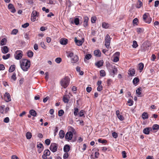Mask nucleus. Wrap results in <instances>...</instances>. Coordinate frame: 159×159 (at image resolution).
Wrapping results in <instances>:
<instances>
[{
	"instance_id": "nucleus-1",
	"label": "nucleus",
	"mask_w": 159,
	"mask_h": 159,
	"mask_svg": "<svg viewBox=\"0 0 159 159\" xmlns=\"http://www.w3.org/2000/svg\"><path fill=\"white\" fill-rule=\"evenodd\" d=\"M30 65V61L29 60L26 59L22 60L20 66L24 71H27Z\"/></svg>"
},
{
	"instance_id": "nucleus-2",
	"label": "nucleus",
	"mask_w": 159,
	"mask_h": 159,
	"mask_svg": "<svg viewBox=\"0 0 159 159\" xmlns=\"http://www.w3.org/2000/svg\"><path fill=\"white\" fill-rule=\"evenodd\" d=\"M70 82V78L68 76H66L61 79L60 83L61 86L64 88H66L69 85Z\"/></svg>"
},
{
	"instance_id": "nucleus-3",
	"label": "nucleus",
	"mask_w": 159,
	"mask_h": 159,
	"mask_svg": "<svg viewBox=\"0 0 159 159\" xmlns=\"http://www.w3.org/2000/svg\"><path fill=\"white\" fill-rule=\"evenodd\" d=\"M111 38L108 34H107L105 37V45L106 47L108 48L110 44Z\"/></svg>"
},
{
	"instance_id": "nucleus-4",
	"label": "nucleus",
	"mask_w": 159,
	"mask_h": 159,
	"mask_svg": "<svg viewBox=\"0 0 159 159\" xmlns=\"http://www.w3.org/2000/svg\"><path fill=\"white\" fill-rule=\"evenodd\" d=\"M22 52L21 50H18L16 51L14 56L16 59L17 60L20 59L22 57Z\"/></svg>"
},
{
	"instance_id": "nucleus-5",
	"label": "nucleus",
	"mask_w": 159,
	"mask_h": 159,
	"mask_svg": "<svg viewBox=\"0 0 159 159\" xmlns=\"http://www.w3.org/2000/svg\"><path fill=\"white\" fill-rule=\"evenodd\" d=\"M58 148V144L56 143H52L50 147V149L53 152H56Z\"/></svg>"
},
{
	"instance_id": "nucleus-6",
	"label": "nucleus",
	"mask_w": 159,
	"mask_h": 159,
	"mask_svg": "<svg viewBox=\"0 0 159 159\" xmlns=\"http://www.w3.org/2000/svg\"><path fill=\"white\" fill-rule=\"evenodd\" d=\"M73 135V133L71 132H68L65 135V138L66 140H71L72 138Z\"/></svg>"
},
{
	"instance_id": "nucleus-7",
	"label": "nucleus",
	"mask_w": 159,
	"mask_h": 159,
	"mask_svg": "<svg viewBox=\"0 0 159 159\" xmlns=\"http://www.w3.org/2000/svg\"><path fill=\"white\" fill-rule=\"evenodd\" d=\"M50 154V152L49 150H46L43 152V154L42 156V158L43 159H47V156H49Z\"/></svg>"
},
{
	"instance_id": "nucleus-8",
	"label": "nucleus",
	"mask_w": 159,
	"mask_h": 159,
	"mask_svg": "<svg viewBox=\"0 0 159 159\" xmlns=\"http://www.w3.org/2000/svg\"><path fill=\"white\" fill-rule=\"evenodd\" d=\"M75 42L77 45L78 46H80L82 45L84 42V39L83 38L81 40H78L76 37H75Z\"/></svg>"
},
{
	"instance_id": "nucleus-9",
	"label": "nucleus",
	"mask_w": 159,
	"mask_h": 159,
	"mask_svg": "<svg viewBox=\"0 0 159 159\" xmlns=\"http://www.w3.org/2000/svg\"><path fill=\"white\" fill-rule=\"evenodd\" d=\"M4 99L7 102L11 101V97L9 93H6L4 95Z\"/></svg>"
},
{
	"instance_id": "nucleus-10",
	"label": "nucleus",
	"mask_w": 159,
	"mask_h": 159,
	"mask_svg": "<svg viewBox=\"0 0 159 159\" xmlns=\"http://www.w3.org/2000/svg\"><path fill=\"white\" fill-rule=\"evenodd\" d=\"M128 73L129 75L134 76L135 74V70L134 69L131 68L129 70Z\"/></svg>"
},
{
	"instance_id": "nucleus-11",
	"label": "nucleus",
	"mask_w": 159,
	"mask_h": 159,
	"mask_svg": "<svg viewBox=\"0 0 159 159\" xmlns=\"http://www.w3.org/2000/svg\"><path fill=\"white\" fill-rule=\"evenodd\" d=\"M152 129L151 127H147L144 128L143 130V133L146 134H148L150 132L152 131Z\"/></svg>"
},
{
	"instance_id": "nucleus-12",
	"label": "nucleus",
	"mask_w": 159,
	"mask_h": 159,
	"mask_svg": "<svg viewBox=\"0 0 159 159\" xmlns=\"http://www.w3.org/2000/svg\"><path fill=\"white\" fill-rule=\"evenodd\" d=\"M1 50L2 52L4 53L5 54L7 53L9 51V48L7 46H4L1 48Z\"/></svg>"
},
{
	"instance_id": "nucleus-13",
	"label": "nucleus",
	"mask_w": 159,
	"mask_h": 159,
	"mask_svg": "<svg viewBox=\"0 0 159 159\" xmlns=\"http://www.w3.org/2000/svg\"><path fill=\"white\" fill-rule=\"evenodd\" d=\"M9 9H11V11L12 12L14 13L16 12V10L13 5L11 4H9L8 5Z\"/></svg>"
},
{
	"instance_id": "nucleus-14",
	"label": "nucleus",
	"mask_w": 159,
	"mask_h": 159,
	"mask_svg": "<svg viewBox=\"0 0 159 159\" xmlns=\"http://www.w3.org/2000/svg\"><path fill=\"white\" fill-rule=\"evenodd\" d=\"M69 96L67 95H65L63 98V101L64 103H68L69 101Z\"/></svg>"
},
{
	"instance_id": "nucleus-15",
	"label": "nucleus",
	"mask_w": 159,
	"mask_h": 159,
	"mask_svg": "<svg viewBox=\"0 0 159 159\" xmlns=\"http://www.w3.org/2000/svg\"><path fill=\"white\" fill-rule=\"evenodd\" d=\"M83 25L85 27L88 25V22L89 20V18L87 16H85L84 18Z\"/></svg>"
},
{
	"instance_id": "nucleus-16",
	"label": "nucleus",
	"mask_w": 159,
	"mask_h": 159,
	"mask_svg": "<svg viewBox=\"0 0 159 159\" xmlns=\"http://www.w3.org/2000/svg\"><path fill=\"white\" fill-rule=\"evenodd\" d=\"M70 148L69 145L66 144L64 147V151L65 152H68L70 150Z\"/></svg>"
},
{
	"instance_id": "nucleus-17",
	"label": "nucleus",
	"mask_w": 159,
	"mask_h": 159,
	"mask_svg": "<svg viewBox=\"0 0 159 159\" xmlns=\"http://www.w3.org/2000/svg\"><path fill=\"white\" fill-rule=\"evenodd\" d=\"M94 54L96 57H100L101 55V53L99 50H97L94 51Z\"/></svg>"
},
{
	"instance_id": "nucleus-18",
	"label": "nucleus",
	"mask_w": 159,
	"mask_h": 159,
	"mask_svg": "<svg viewBox=\"0 0 159 159\" xmlns=\"http://www.w3.org/2000/svg\"><path fill=\"white\" fill-rule=\"evenodd\" d=\"M68 40L67 39H61L60 41V43L63 45H66L67 43Z\"/></svg>"
},
{
	"instance_id": "nucleus-19",
	"label": "nucleus",
	"mask_w": 159,
	"mask_h": 159,
	"mask_svg": "<svg viewBox=\"0 0 159 159\" xmlns=\"http://www.w3.org/2000/svg\"><path fill=\"white\" fill-rule=\"evenodd\" d=\"M78 57L77 55L74 56L72 58V62L73 63H75L78 61Z\"/></svg>"
},
{
	"instance_id": "nucleus-20",
	"label": "nucleus",
	"mask_w": 159,
	"mask_h": 159,
	"mask_svg": "<svg viewBox=\"0 0 159 159\" xmlns=\"http://www.w3.org/2000/svg\"><path fill=\"white\" fill-rule=\"evenodd\" d=\"M138 67L139 69L140 70V72H141L144 67L143 64L142 63H139L138 64Z\"/></svg>"
},
{
	"instance_id": "nucleus-21",
	"label": "nucleus",
	"mask_w": 159,
	"mask_h": 159,
	"mask_svg": "<svg viewBox=\"0 0 159 159\" xmlns=\"http://www.w3.org/2000/svg\"><path fill=\"white\" fill-rule=\"evenodd\" d=\"M59 138L61 139H63L65 136V133L63 130H61L60 131L59 134Z\"/></svg>"
},
{
	"instance_id": "nucleus-22",
	"label": "nucleus",
	"mask_w": 159,
	"mask_h": 159,
	"mask_svg": "<svg viewBox=\"0 0 159 159\" xmlns=\"http://www.w3.org/2000/svg\"><path fill=\"white\" fill-rule=\"evenodd\" d=\"M103 60H100L98 61L97 63H95V65L98 67H100L103 65Z\"/></svg>"
},
{
	"instance_id": "nucleus-23",
	"label": "nucleus",
	"mask_w": 159,
	"mask_h": 159,
	"mask_svg": "<svg viewBox=\"0 0 159 159\" xmlns=\"http://www.w3.org/2000/svg\"><path fill=\"white\" fill-rule=\"evenodd\" d=\"M141 88H139L136 90V93L138 95V96L139 97H141V96H140L141 94Z\"/></svg>"
},
{
	"instance_id": "nucleus-24",
	"label": "nucleus",
	"mask_w": 159,
	"mask_h": 159,
	"mask_svg": "<svg viewBox=\"0 0 159 159\" xmlns=\"http://www.w3.org/2000/svg\"><path fill=\"white\" fill-rule=\"evenodd\" d=\"M92 57V55L90 54H86L85 55V57L84 59V61L85 62L87 60H89Z\"/></svg>"
},
{
	"instance_id": "nucleus-25",
	"label": "nucleus",
	"mask_w": 159,
	"mask_h": 159,
	"mask_svg": "<svg viewBox=\"0 0 159 159\" xmlns=\"http://www.w3.org/2000/svg\"><path fill=\"white\" fill-rule=\"evenodd\" d=\"M28 56L30 58H32L33 56V52L30 50L28 51L27 52Z\"/></svg>"
},
{
	"instance_id": "nucleus-26",
	"label": "nucleus",
	"mask_w": 159,
	"mask_h": 159,
	"mask_svg": "<svg viewBox=\"0 0 159 159\" xmlns=\"http://www.w3.org/2000/svg\"><path fill=\"white\" fill-rule=\"evenodd\" d=\"M7 40L5 38H3L2 39L0 43V45L3 46L6 45Z\"/></svg>"
},
{
	"instance_id": "nucleus-27",
	"label": "nucleus",
	"mask_w": 159,
	"mask_h": 159,
	"mask_svg": "<svg viewBox=\"0 0 159 159\" xmlns=\"http://www.w3.org/2000/svg\"><path fill=\"white\" fill-rule=\"evenodd\" d=\"M30 114L33 116H36L37 113L34 110H31L30 111Z\"/></svg>"
},
{
	"instance_id": "nucleus-28",
	"label": "nucleus",
	"mask_w": 159,
	"mask_h": 159,
	"mask_svg": "<svg viewBox=\"0 0 159 159\" xmlns=\"http://www.w3.org/2000/svg\"><path fill=\"white\" fill-rule=\"evenodd\" d=\"M142 118L143 120L148 119V114L146 112H144L142 115Z\"/></svg>"
},
{
	"instance_id": "nucleus-29",
	"label": "nucleus",
	"mask_w": 159,
	"mask_h": 159,
	"mask_svg": "<svg viewBox=\"0 0 159 159\" xmlns=\"http://www.w3.org/2000/svg\"><path fill=\"white\" fill-rule=\"evenodd\" d=\"M15 69V66L14 65H12L10 67L9 71L10 72H13Z\"/></svg>"
},
{
	"instance_id": "nucleus-30",
	"label": "nucleus",
	"mask_w": 159,
	"mask_h": 159,
	"mask_svg": "<svg viewBox=\"0 0 159 159\" xmlns=\"http://www.w3.org/2000/svg\"><path fill=\"white\" fill-rule=\"evenodd\" d=\"M139 81V79L137 77H135L133 80V82L134 85L137 84Z\"/></svg>"
},
{
	"instance_id": "nucleus-31",
	"label": "nucleus",
	"mask_w": 159,
	"mask_h": 159,
	"mask_svg": "<svg viewBox=\"0 0 159 159\" xmlns=\"http://www.w3.org/2000/svg\"><path fill=\"white\" fill-rule=\"evenodd\" d=\"M102 27L103 28L107 29L109 27V24L105 22H103L102 23Z\"/></svg>"
},
{
	"instance_id": "nucleus-32",
	"label": "nucleus",
	"mask_w": 159,
	"mask_h": 159,
	"mask_svg": "<svg viewBox=\"0 0 159 159\" xmlns=\"http://www.w3.org/2000/svg\"><path fill=\"white\" fill-rule=\"evenodd\" d=\"M142 2L140 1L139 0L137 2L136 7L137 8H139L142 6Z\"/></svg>"
},
{
	"instance_id": "nucleus-33",
	"label": "nucleus",
	"mask_w": 159,
	"mask_h": 159,
	"mask_svg": "<svg viewBox=\"0 0 159 159\" xmlns=\"http://www.w3.org/2000/svg\"><path fill=\"white\" fill-rule=\"evenodd\" d=\"M152 129L154 130H157L159 129V125L157 124H154L153 125Z\"/></svg>"
},
{
	"instance_id": "nucleus-34",
	"label": "nucleus",
	"mask_w": 159,
	"mask_h": 159,
	"mask_svg": "<svg viewBox=\"0 0 159 159\" xmlns=\"http://www.w3.org/2000/svg\"><path fill=\"white\" fill-rule=\"evenodd\" d=\"M26 137L28 139H30L31 138L32 135L31 133L30 132H27L26 134Z\"/></svg>"
},
{
	"instance_id": "nucleus-35",
	"label": "nucleus",
	"mask_w": 159,
	"mask_h": 159,
	"mask_svg": "<svg viewBox=\"0 0 159 159\" xmlns=\"http://www.w3.org/2000/svg\"><path fill=\"white\" fill-rule=\"evenodd\" d=\"M31 15V16H38L39 15V13L36 11H34L32 12Z\"/></svg>"
},
{
	"instance_id": "nucleus-36",
	"label": "nucleus",
	"mask_w": 159,
	"mask_h": 159,
	"mask_svg": "<svg viewBox=\"0 0 159 159\" xmlns=\"http://www.w3.org/2000/svg\"><path fill=\"white\" fill-rule=\"evenodd\" d=\"M64 111L62 110H60L58 111V115L59 116H61L64 114Z\"/></svg>"
},
{
	"instance_id": "nucleus-37",
	"label": "nucleus",
	"mask_w": 159,
	"mask_h": 159,
	"mask_svg": "<svg viewBox=\"0 0 159 159\" xmlns=\"http://www.w3.org/2000/svg\"><path fill=\"white\" fill-rule=\"evenodd\" d=\"M84 111L83 110H81L79 113V116L80 117L83 116L84 117H85V116L84 114Z\"/></svg>"
},
{
	"instance_id": "nucleus-38",
	"label": "nucleus",
	"mask_w": 159,
	"mask_h": 159,
	"mask_svg": "<svg viewBox=\"0 0 159 159\" xmlns=\"http://www.w3.org/2000/svg\"><path fill=\"white\" fill-rule=\"evenodd\" d=\"M100 76L102 77H104L106 75V73L104 70H101L100 71Z\"/></svg>"
},
{
	"instance_id": "nucleus-39",
	"label": "nucleus",
	"mask_w": 159,
	"mask_h": 159,
	"mask_svg": "<svg viewBox=\"0 0 159 159\" xmlns=\"http://www.w3.org/2000/svg\"><path fill=\"white\" fill-rule=\"evenodd\" d=\"M10 57V54H8L6 55H4L2 56V58L4 60H6L9 58Z\"/></svg>"
},
{
	"instance_id": "nucleus-40",
	"label": "nucleus",
	"mask_w": 159,
	"mask_h": 159,
	"mask_svg": "<svg viewBox=\"0 0 159 159\" xmlns=\"http://www.w3.org/2000/svg\"><path fill=\"white\" fill-rule=\"evenodd\" d=\"M138 46V45L137 42L136 41H133V44L132 45V46L133 48H136Z\"/></svg>"
},
{
	"instance_id": "nucleus-41",
	"label": "nucleus",
	"mask_w": 159,
	"mask_h": 159,
	"mask_svg": "<svg viewBox=\"0 0 159 159\" xmlns=\"http://www.w3.org/2000/svg\"><path fill=\"white\" fill-rule=\"evenodd\" d=\"M55 61L57 63H60L61 61V59L60 57H57L55 59Z\"/></svg>"
},
{
	"instance_id": "nucleus-42",
	"label": "nucleus",
	"mask_w": 159,
	"mask_h": 159,
	"mask_svg": "<svg viewBox=\"0 0 159 159\" xmlns=\"http://www.w3.org/2000/svg\"><path fill=\"white\" fill-rule=\"evenodd\" d=\"M74 114L75 116H77L78 115V112L79 109L77 108H74Z\"/></svg>"
},
{
	"instance_id": "nucleus-43",
	"label": "nucleus",
	"mask_w": 159,
	"mask_h": 159,
	"mask_svg": "<svg viewBox=\"0 0 159 159\" xmlns=\"http://www.w3.org/2000/svg\"><path fill=\"white\" fill-rule=\"evenodd\" d=\"M98 142L100 143H102V144L103 143H106L107 142V140H102L101 139H98Z\"/></svg>"
},
{
	"instance_id": "nucleus-44",
	"label": "nucleus",
	"mask_w": 159,
	"mask_h": 159,
	"mask_svg": "<svg viewBox=\"0 0 159 159\" xmlns=\"http://www.w3.org/2000/svg\"><path fill=\"white\" fill-rule=\"evenodd\" d=\"M117 70L115 68H113L112 70V73H113V76L114 77L115 74H116L117 72Z\"/></svg>"
},
{
	"instance_id": "nucleus-45",
	"label": "nucleus",
	"mask_w": 159,
	"mask_h": 159,
	"mask_svg": "<svg viewBox=\"0 0 159 159\" xmlns=\"http://www.w3.org/2000/svg\"><path fill=\"white\" fill-rule=\"evenodd\" d=\"M40 45L41 46V47L43 48L44 49H46V47L44 44V43L43 42H42L40 43Z\"/></svg>"
},
{
	"instance_id": "nucleus-46",
	"label": "nucleus",
	"mask_w": 159,
	"mask_h": 159,
	"mask_svg": "<svg viewBox=\"0 0 159 159\" xmlns=\"http://www.w3.org/2000/svg\"><path fill=\"white\" fill-rule=\"evenodd\" d=\"M12 79L14 81H15L16 80V75L15 73H13L11 77Z\"/></svg>"
},
{
	"instance_id": "nucleus-47",
	"label": "nucleus",
	"mask_w": 159,
	"mask_h": 159,
	"mask_svg": "<svg viewBox=\"0 0 159 159\" xmlns=\"http://www.w3.org/2000/svg\"><path fill=\"white\" fill-rule=\"evenodd\" d=\"M74 22L75 24L76 25H77L79 23V20L78 18H75L74 20Z\"/></svg>"
},
{
	"instance_id": "nucleus-48",
	"label": "nucleus",
	"mask_w": 159,
	"mask_h": 159,
	"mask_svg": "<svg viewBox=\"0 0 159 159\" xmlns=\"http://www.w3.org/2000/svg\"><path fill=\"white\" fill-rule=\"evenodd\" d=\"M128 102L129 104V106H131L133 105V101L131 99H129Z\"/></svg>"
},
{
	"instance_id": "nucleus-49",
	"label": "nucleus",
	"mask_w": 159,
	"mask_h": 159,
	"mask_svg": "<svg viewBox=\"0 0 159 159\" xmlns=\"http://www.w3.org/2000/svg\"><path fill=\"white\" fill-rule=\"evenodd\" d=\"M37 147L38 148H43V146L42 144L39 143L37 145Z\"/></svg>"
},
{
	"instance_id": "nucleus-50",
	"label": "nucleus",
	"mask_w": 159,
	"mask_h": 159,
	"mask_svg": "<svg viewBox=\"0 0 159 159\" xmlns=\"http://www.w3.org/2000/svg\"><path fill=\"white\" fill-rule=\"evenodd\" d=\"M119 60V57L118 56H114V59L113 60V61L114 62H117Z\"/></svg>"
},
{
	"instance_id": "nucleus-51",
	"label": "nucleus",
	"mask_w": 159,
	"mask_h": 159,
	"mask_svg": "<svg viewBox=\"0 0 159 159\" xmlns=\"http://www.w3.org/2000/svg\"><path fill=\"white\" fill-rule=\"evenodd\" d=\"M96 19V17L95 16H93L91 17V21L92 23H94Z\"/></svg>"
},
{
	"instance_id": "nucleus-52",
	"label": "nucleus",
	"mask_w": 159,
	"mask_h": 159,
	"mask_svg": "<svg viewBox=\"0 0 159 159\" xmlns=\"http://www.w3.org/2000/svg\"><path fill=\"white\" fill-rule=\"evenodd\" d=\"M45 144L47 145H49L50 143V141L49 139H47L45 141Z\"/></svg>"
},
{
	"instance_id": "nucleus-53",
	"label": "nucleus",
	"mask_w": 159,
	"mask_h": 159,
	"mask_svg": "<svg viewBox=\"0 0 159 159\" xmlns=\"http://www.w3.org/2000/svg\"><path fill=\"white\" fill-rule=\"evenodd\" d=\"M18 31L16 29H14L12 31L11 34L15 35L17 33Z\"/></svg>"
},
{
	"instance_id": "nucleus-54",
	"label": "nucleus",
	"mask_w": 159,
	"mask_h": 159,
	"mask_svg": "<svg viewBox=\"0 0 159 159\" xmlns=\"http://www.w3.org/2000/svg\"><path fill=\"white\" fill-rule=\"evenodd\" d=\"M117 116L118 118L121 121H122L124 120V117L122 115H120L118 116Z\"/></svg>"
},
{
	"instance_id": "nucleus-55",
	"label": "nucleus",
	"mask_w": 159,
	"mask_h": 159,
	"mask_svg": "<svg viewBox=\"0 0 159 159\" xmlns=\"http://www.w3.org/2000/svg\"><path fill=\"white\" fill-rule=\"evenodd\" d=\"M122 156L123 158H125L126 157V153L125 151H123L122 152Z\"/></svg>"
},
{
	"instance_id": "nucleus-56",
	"label": "nucleus",
	"mask_w": 159,
	"mask_h": 159,
	"mask_svg": "<svg viewBox=\"0 0 159 159\" xmlns=\"http://www.w3.org/2000/svg\"><path fill=\"white\" fill-rule=\"evenodd\" d=\"M29 25L28 23H26L22 25V27L23 28H26L28 27Z\"/></svg>"
},
{
	"instance_id": "nucleus-57",
	"label": "nucleus",
	"mask_w": 159,
	"mask_h": 159,
	"mask_svg": "<svg viewBox=\"0 0 159 159\" xmlns=\"http://www.w3.org/2000/svg\"><path fill=\"white\" fill-rule=\"evenodd\" d=\"M152 21V18L151 17L148 18L147 19V20L145 21L146 23H150Z\"/></svg>"
},
{
	"instance_id": "nucleus-58",
	"label": "nucleus",
	"mask_w": 159,
	"mask_h": 159,
	"mask_svg": "<svg viewBox=\"0 0 159 159\" xmlns=\"http://www.w3.org/2000/svg\"><path fill=\"white\" fill-rule=\"evenodd\" d=\"M69 156L67 152H66L63 155V157L64 159H66Z\"/></svg>"
},
{
	"instance_id": "nucleus-59",
	"label": "nucleus",
	"mask_w": 159,
	"mask_h": 159,
	"mask_svg": "<svg viewBox=\"0 0 159 159\" xmlns=\"http://www.w3.org/2000/svg\"><path fill=\"white\" fill-rule=\"evenodd\" d=\"M42 10L43 11H45L46 13H48L49 11V10L48 9H46L44 7L42 8Z\"/></svg>"
},
{
	"instance_id": "nucleus-60",
	"label": "nucleus",
	"mask_w": 159,
	"mask_h": 159,
	"mask_svg": "<svg viewBox=\"0 0 159 159\" xmlns=\"http://www.w3.org/2000/svg\"><path fill=\"white\" fill-rule=\"evenodd\" d=\"M102 85L98 86L97 88V90L99 91H101L102 90Z\"/></svg>"
},
{
	"instance_id": "nucleus-61",
	"label": "nucleus",
	"mask_w": 159,
	"mask_h": 159,
	"mask_svg": "<svg viewBox=\"0 0 159 159\" xmlns=\"http://www.w3.org/2000/svg\"><path fill=\"white\" fill-rule=\"evenodd\" d=\"M112 136L115 138H116L118 137V134L115 132H114L112 133Z\"/></svg>"
},
{
	"instance_id": "nucleus-62",
	"label": "nucleus",
	"mask_w": 159,
	"mask_h": 159,
	"mask_svg": "<svg viewBox=\"0 0 159 159\" xmlns=\"http://www.w3.org/2000/svg\"><path fill=\"white\" fill-rule=\"evenodd\" d=\"M9 121V119L8 117H6L4 120V122L5 123H7Z\"/></svg>"
},
{
	"instance_id": "nucleus-63",
	"label": "nucleus",
	"mask_w": 159,
	"mask_h": 159,
	"mask_svg": "<svg viewBox=\"0 0 159 159\" xmlns=\"http://www.w3.org/2000/svg\"><path fill=\"white\" fill-rule=\"evenodd\" d=\"M37 16H31V20L33 22H34L36 20Z\"/></svg>"
},
{
	"instance_id": "nucleus-64",
	"label": "nucleus",
	"mask_w": 159,
	"mask_h": 159,
	"mask_svg": "<svg viewBox=\"0 0 159 159\" xmlns=\"http://www.w3.org/2000/svg\"><path fill=\"white\" fill-rule=\"evenodd\" d=\"M159 4V1L157 0L155 1L154 6L156 7H157Z\"/></svg>"
}]
</instances>
